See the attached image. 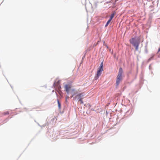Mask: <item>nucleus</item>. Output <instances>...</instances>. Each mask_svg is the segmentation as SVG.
Here are the masks:
<instances>
[{
    "mask_svg": "<svg viewBox=\"0 0 160 160\" xmlns=\"http://www.w3.org/2000/svg\"><path fill=\"white\" fill-rule=\"evenodd\" d=\"M130 43L135 48V50L138 51L140 43V39L135 37L131 38L129 40Z\"/></svg>",
    "mask_w": 160,
    "mask_h": 160,
    "instance_id": "nucleus-1",
    "label": "nucleus"
},
{
    "mask_svg": "<svg viewBox=\"0 0 160 160\" xmlns=\"http://www.w3.org/2000/svg\"><path fill=\"white\" fill-rule=\"evenodd\" d=\"M123 73V71L122 68H120L119 69L118 74L116 80V84L117 85H118L119 84L120 82L122 80V74Z\"/></svg>",
    "mask_w": 160,
    "mask_h": 160,
    "instance_id": "nucleus-2",
    "label": "nucleus"
},
{
    "mask_svg": "<svg viewBox=\"0 0 160 160\" xmlns=\"http://www.w3.org/2000/svg\"><path fill=\"white\" fill-rule=\"evenodd\" d=\"M103 62H102L101 63L100 66L98 69V70L97 72L96 75L95 76V77L94 78L95 80L98 79V78L99 76L101 75L102 73L101 72L103 70Z\"/></svg>",
    "mask_w": 160,
    "mask_h": 160,
    "instance_id": "nucleus-3",
    "label": "nucleus"
},
{
    "mask_svg": "<svg viewBox=\"0 0 160 160\" xmlns=\"http://www.w3.org/2000/svg\"><path fill=\"white\" fill-rule=\"evenodd\" d=\"M85 95V94L84 92H82L78 94L75 97V98L77 99V100L80 99H83V97Z\"/></svg>",
    "mask_w": 160,
    "mask_h": 160,
    "instance_id": "nucleus-4",
    "label": "nucleus"
},
{
    "mask_svg": "<svg viewBox=\"0 0 160 160\" xmlns=\"http://www.w3.org/2000/svg\"><path fill=\"white\" fill-rule=\"evenodd\" d=\"M72 85L70 84H67L64 86V88L66 91L67 93H68L72 88Z\"/></svg>",
    "mask_w": 160,
    "mask_h": 160,
    "instance_id": "nucleus-5",
    "label": "nucleus"
},
{
    "mask_svg": "<svg viewBox=\"0 0 160 160\" xmlns=\"http://www.w3.org/2000/svg\"><path fill=\"white\" fill-rule=\"evenodd\" d=\"M116 14V12L114 11L112 14L110 16V18L109 19L112 20V19L114 17L115 14Z\"/></svg>",
    "mask_w": 160,
    "mask_h": 160,
    "instance_id": "nucleus-6",
    "label": "nucleus"
},
{
    "mask_svg": "<svg viewBox=\"0 0 160 160\" xmlns=\"http://www.w3.org/2000/svg\"><path fill=\"white\" fill-rule=\"evenodd\" d=\"M72 97L74 96L75 95L77 94L78 92L77 91H75V90L74 89H72Z\"/></svg>",
    "mask_w": 160,
    "mask_h": 160,
    "instance_id": "nucleus-7",
    "label": "nucleus"
},
{
    "mask_svg": "<svg viewBox=\"0 0 160 160\" xmlns=\"http://www.w3.org/2000/svg\"><path fill=\"white\" fill-rule=\"evenodd\" d=\"M9 114V112L8 111H6L5 112H3L2 113V114H3L4 115H8V114Z\"/></svg>",
    "mask_w": 160,
    "mask_h": 160,
    "instance_id": "nucleus-8",
    "label": "nucleus"
},
{
    "mask_svg": "<svg viewBox=\"0 0 160 160\" xmlns=\"http://www.w3.org/2000/svg\"><path fill=\"white\" fill-rule=\"evenodd\" d=\"M111 20H110V19H109L108 20V22H107L106 25H105V27H106L107 26L108 24H109V23L111 21Z\"/></svg>",
    "mask_w": 160,
    "mask_h": 160,
    "instance_id": "nucleus-9",
    "label": "nucleus"
},
{
    "mask_svg": "<svg viewBox=\"0 0 160 160\" xmlns=\"http://www.w3.org/2000/svg\"><path fill=\"white\" fill-rule=\"evenodd\" d=\"M58 107H59V108H61V104H60V103L58 100Z\"/></svg>",
    "mask_w": 160,
    "mask_h": 160,
    "instance_id": "nucleus-10",
    "label": "nucleus"
},
{
    "mask_svg": "<svg viewBox=\"0 0 160 160\" xmlns=\"http://www.w3.org/2000/svg\"><path fill=\"white\" fill-rule=\"evenodd\" d=\"M82 99H79V100H78V101H80V104H83V102L82 100Z\"/></svg>",
    "mask_w": 160,
    "mask_h": 160,
    "instance_id": "nucleus-11",
    "label": "nucleus"
}]
</instances>
